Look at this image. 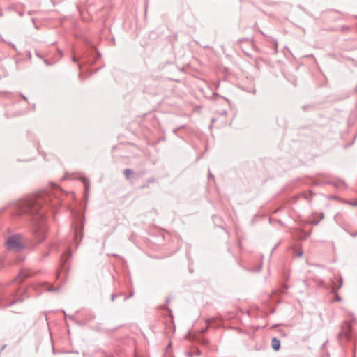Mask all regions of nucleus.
I'll return each instance as SVG.
<instances>
[{"mask_svg": "<svg viewBox=\"0 0 357 357\" xmlns=\"http://www.w3.org/2000/svg\"><path fill=\"white\" fill-rule=\"evenodd\" d=\"M52 201L51 196L45 193H39L17 202L15 208L20 213L34 217L33 234L38 243H40L46 237L47 230L44 220L45 206Z\"/></svg>", "mask_w": 357, "mask_h": 357, "instance_id": "f257e3e1", "label": "nucleus"}, {"mask_svg": "<svg viewBox=\"0 0 357 357\" xmlns=\"http://www.w3.org/2000/svg\"><path fill=\"white\" fill-rule=\"evenodd\" d=\"M6 245L9 250L20 252L25 248L24 236L20 234L10 236L6 241Z\"/></svg>", "mask_w": 357, "mask_h": 357, "instance_id": "f03ea898", "label": "nucleus"}, {"mask_svg": "<svg viewBox=\"0 0 357 357\" xmlns=\"http://www.w3.org/2000/svg\"><path fill=\"white\" fill-rule=\"evenodd\" d=\"M75 222L74 225V238L77 245L79 244L83 238V229L84 217L81 214H75Z\"/></svg>", "mask_w": 357, "mask_h": 357, "instance_id": "7ed1b4c3", "label": "nucleus"}, {"mask_svg": "<svg viewBox=\"0 0 357 357\" xmlns=\"http://www.w3.org/2000/svg\"><path fill=\"white\" fill-rule=\"evenodd\" d=\"M15 293L16 292H15V289L6 290V292L1 295V298L0 300V307H5L10 306V305H13L14 303H17L18 301H22L21 299H18V300L15 299V300H13V301L9 300V297L14 296Z\"/></svg>", "mask_w": 357, "mask_h": 357, "instance_id": "20e7f679", "label": "nucleus"}, {"mask_svg": "<svg viewBox=\"0 0 357 357\" xmlns=\"http://www.w3.org/2000/svg\"><path fill=\"white\" fill-rule=\"evenodd\" d=\"M352 331V325L350 322L345 321L342 324L341 331L338 334V339L345 338L347 340L350 339V335Z\"/></svg>", "mask_w": 357, "mask_h": 357, "instance_id": "39448f33", "label": "nucleus"}, {"mask_svg": "<svg viewBox=\"0 0 357 357\" xmlns=\"http://www.w3.org/2000/svg\"><path fill=\"white\" fill-rule=\"evenodd\" d=\"M314 193L312 190H308L307 192L300 193L295 195L294 197L296 200L299 199L300 197H303L306 199L308 202H311V199L314 196Z\"/></svg>", "mask_w": 357, "mask_h": 357, "instance_id": "423d86ee", "label": "nucleus"}, {"mask_svg": "<svg viewBox=\"0 0 357 357\" xmlns=\"http://www.w3.org/2000/svg\"><path fill=\"white\" fill-rule=\"evenodd\" d=\"M332 184L339 190H343L347 188V184L342 179H337L332 182Z\"/></svg>", "mask_w": 357, "mask_h": 357, "instance_id": "0eeeda50", "label": "nucleus"}, {"mask_svg": "<svg viewBox=\"0 0 357 357\" xmlns=\"http://www.w3.org/2000/svg\"><path fill=\"white\" fill-rule=\"evenodd\" d=\"M81 180L84 184V190H85V197L87 198L88 197V192L89 191L90 188V182L89 180L86 177H82Z\"/></svg>", "mask_w": 357, "mask_h": 357, "instance_id": "6e6552de", "label": "nucleus"}, {"mask_svg": "<svg viewBox=\"0 0 357 357\" xmlns=\"http://www.w3.org/2000/svg\"><path fill=\"white\" fill-rule=\"evenodd\" d=\"M337 282H339L338 285L336 286L335 282H333V288H332V292L333 294H337V290L342 287V278L341 277H339L337 278Z\"/></svg>", "mask_w": 357, "mask_h": 357, "instance_id": "1a4fd4ad", "label": "nucleus"}, {"mask_svg": "<svg viewBox=\"0 0 357 357\" xmlns=\"http://www.w3.org/2000/svg\"><path fill=\"white\" fill-rule=\"evenodd\" d=\"M29 274H25L23 271H21L18 275L11 282V283L19 282H22L23 280L27 277H29Z\"/></svg>", "mask_w": 357, "mask_h": 357, "instance_id": "9d476101", "label": "nucleus"}, {"mask_svg": "<svg viewBox=\"0 0 357 357\" xmlns=\"http://www.w3.org/2000/svg\"><path fill=\"white\" fill-rule=\"evenodd\" d=\"M271 347L275 351H278L280 348V341L277 337H273L271 340Z\"/></svg>", "mask_w": 357, "mask_h": 357, "instance_id": "9b49d317", "label": "nucleus"}, {"mask_svg": "<svg viewBox=\"0 0 357 357\" xmlns=\"http://www.w3.org/2000/svg\"><path fill=\"white\" fill-rule=\"evenodd\" d=\"M214 318H210V319H208L206 320V323L207 324V326L203 329H202L200 331V333L201 334H203V333H205L207 331H208V326L214 321Z\"/></svg>", "mask_w": 357, "mask_h": 357, "instance_id": "f8f14e48", "label": "nucleus"}, {"mask_svg": "<svg viewBox=\"0 0 357 357\" xmlns=\"http://www.w3.org/2000/svg\"><path fill=\"white\" fill-rule=\"evenodd\" d=\"M66 254H67V257H66V259H64V256L63 255L62 256V260H63V266H65V264L67 262V260L71 257L72 255V252H71V250L70 249H68L66 252Z\"/></svg>", "mask_w": 357, "mask_h": 357, "instance_id": "ddd939ff", "label": "nucleus"}, {"mask_svg": "<svg viewBox=\"0 0 357 357\" xmlns=\"http://www.w3.org/2000/svg\"><path fill=\"white\" fill-rule=\"evenodd\" d=\"M123 173H124L126 178H129L130 175L133 173V172H132V170H131L130 169H126L124 170Z\"/></svg>", "mask_w": 357, "mask_h": 357, "instance_id": "4468645a", "label": "nucleus"}, {"mask_svg": "<svg viewBox=\"0 0 357 357\" xmlns=\"http://www.w3.org/2000/svg\"><path fill=\"white\" fill-rule=\"evenodd\" d=\"M319 218L318 219V220H311V224H312V225H317L319 222V221L324 218V213H320L319 214Z\"/></svg>", "mask_w": 357, "mask_h": 357, "instance_id": "2eb2a0df", "label": "nucleus"}, {"mask_svg": "<svg viewBox=\"0 0 357 357\" xmlns=\"http://www.w3.org/2000/svg\"><path fill=\"white\" fill-rule=\"evenodd\" d=\"M47 286V291H55L57 292L59 290L60 287L54 288L52 286H49L48 284H45Z\"/></svg>", "mask_w": 357, "mask_h": 357, "instance_id": "dca6fc26", "label": "nucleus"}, {"mask_svg": "<svg viewBox=\"0 0 357 357\" xmlns=\"http://www.w3.org/2000/svg\"><path fill=\"white\" fill-rule=\"evenodd\" d=\"M288 286L283 284L282 285L281 288L280 289V291L281 294H283L286 292V291L288 289Z\"/></svg>", "mask_w": 357, "mask_h": 357, "instance_id": "f3484780", "label": "nucleus"}, {"mask_svg": "<svg viewBox=\"0 0 357 357\" xmlns=\"http://www.w3.org/2000/svg\"><path fill=\"white\" fill-rule=\"evenodd\" d=\"M344 202L347 203V204H349L353 206H357V199H356L355 201L354 202H349L348 200H344Z\"/></svg>", "mask_w": 357, "mask_h": 357, "instance_id": "a211bd4d", "label": "nucleus"}, {"mask_svg": "<svg viewBox=\"0 0 357 357\" xmlns=\"http://www.w3.org/2000/svg\"><path fill=\"white\" fill-rule=\"evenodd\" d=\"M123 296V294H121H121H112V296H111V301L113 302V301H114L115 298H116V297H117V296Z\"/></svg>", "mask_w": 357, "mask_h": 357, "instance_id": "6ab92c4d", "label": "nucleus"}, {"mask_svg": "<svg viewBox=\"0 0 357 357\" xmlns=\"http://www.w3.org/2000/svg\"><path fill=\"white\" fill-rule=\"evenodd\" d=\"M91 49L92 52L96 53L97 56V58L96 59H97L100 56V53L97 51V50L95 47H92Z\"/></svg>", "mask_w": 357, "mask_h": 357, "instance_id": "aec40b11", "label": "nucleus"}, {"mask_svg": "<svg viewBox=\"0 0 357 357\" xmlns=\"http://www.w3.org/2000/svg\"><path fill=\"white\" fill-rule=\"evenodd\" d=\"M200 343L202 344H207L208 343V340L205 338H202L200 340H199Z\"/></svg>", "mask_w": 357, "mask_h": 357, "instance_id": "412c9836", "label": "nucleus"}, {"mask_svg": "<svg viewBox=\"0 0 357 357\" xmlns=\"http://www.w3.org/2000/svg\"><path fill=\"white\" fill-rule=\"evenodd\" d=\"M50 254V250L43 253V258L40 259L41 261L43 260L45 257L48 256Z\"/></svg>", "mask_w": 357, "mask_h": 357, "instance_id": "4be33fe9", "label": "nucleus"}, {"mask_svg": "<svg viewBox=\"0 0 357 357\" xmlns=\"http://www.w3.org/2000/svg\"><path fill=\"white\" fill-rule=\"evenodd\" d=\"M317 215V214H314V215L310 218V223H311V220H317V218H315V217H316V215Z\"/></svg>", "mask_w": 357, "mask_h": 357, "instance_id": "5701e85b", "label": "nucleus"}, {"mask_svg": "<svg viewBox=\"0 0 357 357\" xmlns=\"http://www.w3.org/2000/svg\"><path fill=\"white\" fill-rule=\"evenodd\" d=\"M133 294H134L133 291H131V292H130V295H129L128 296H125V298H124V301H126V299H128V298H131V297H132V296H133Z\"/></svg>", "mask_w": 357, "mask_h": 357, "instance_id": "b1692460", "label": "nucleus"}, {"mask_svg": "<svg viewBox=\"0 0 357 357\" xmlns=\"http://www.w3.org/2000/svg\"><path fill=\"white\" fill-rule=\"evenodd\" d=\"M70 175L69 174L66 173V175L62 178V180L70 178Z\"/></svg>", "mask_w": 357, "mask_h": 357, "instance_id": "393cba45", "label": "nucleus"}, {"mask_svg": "<svg viewBox=\"0 0 357 357\" xmlns=\"http://www.w3.org/2000/svg\"><path fill=\"white\" fill-rule=\"evenodd\" d=\"M72 61H73V62H75H75H77L78 59H77V57H75V56H73L72 57Z\"/></svg>", "mask_w": 357, "mask_h": 357, "instance_id": "a878e982", "label": "nucleus"}, {"mask_svg": "<svg viewBox=\"0 0 357 357\" xmlns=\"http://www.w3.org/2000/svg\"><path fill=\"white\" fill-rule=\"evenodd\" d=\"M350 317H351L352 321H355L356 320L355 319V317H354V315L353 314H350Z\"/></svg>", "mask_w": 357, "mask_h": 357, "instance_id": "bb28decb", "label": "nucleus"}, {"mask_svg": "<svg viewBox=\"0 0 357 357\" xmlns=\"http://www.w3.org/2000/svg\"><path fill=\"white\" fill-rule=\"evenodd\" d=\"M208 178H213V179L214 178L213 175L211 172H209V174H208Z\"/></svg>", "mask_w": 357, "mask_h": 357, "instance_id": "cd10ccee", "label": "nucleus"}, {"mask_svg": "<svg viewBox=\"0 0 357 357\" xmlns=\"http://www.w3.org/2000/svg\"><path fill=\"white\" fill-rule=\"evenodd\" d=\"M227 113V112L226 110H223V111H222L221 114L222 115H226Z\"/></svg>", "mask_w": 357, "mask_h": 357, "instance_id": "c85d7f7f", "label": "nucleus"}, {"mask_svg": "<svg viewBox=\"0 0 357 357\" xmlns=\"http://www.w3.org/2000/svg\"><path fill=\"white\" fill-rule=\"evenodd\" d=\"M336 300L337 301H341V298L338 295H337Z\"/></svg>", "mask_w": 357, "mask_h": 357, "instance_id": "c756f323", "label": "nucleus"}, {"mask_svg": "<svg viewBox=\"0 0 357 357\" xmlns=\"http://www.w3.org/2000/svg\"><path fill=\"white\" fill-rule=\"evenodd\" d=\"M302 254H303L302 252H299L297 253V256L301 257L302 255Z\"/></svg>", "mask_w": 357, "mask_h": 357, "instance_id": "7c9ffc66", "label": "nucleus"}, {"mask_svg": "<svg viewBox=\"0 0 357 357\" xmlns=\"http://www.w3.org/2000/svg\"><path fill=\"white\" fill-rule=\"evenodd\" d=\"M331 198L334 199H338V197L337 196H333Z\"/></svg>", "mask_w": 357, "mask_h": 357, "instance_id": "2f4dec72", "label": "nucleus"}, {"mask_svg": "<svg viewBox=\"0 0 357 357\" xmlns=\"http://www.w3.org/2000/svg\"><path fill=\"white\" fill-rule=\"evenodd\" d=\"M45 63H46V65H50V63L47 60H45Z\"/></svg>", "mask_w": 357, "mask_h": 357, "instance_id": "473e14b6", "label": "nucleus"}, {"mask_svg": "<svg viewBox=\"0 0 357 357\" xmlns=\"http://www.w3.org/2000/svg\"><path fill=\"white\" fill-rule=\"evenodd\" d=\"M277 246H278V245H276L273 248V250H272V251H271V253L273 252V250H275V248H276V247H277Z\"/></svg>", "mask_w": 357, "mask_h": 357, "instance_id": "72a5a7b5", "label": "nucleus"}, {"mask_svg": "<svg viewBox=\"0 0 357 357\" xmlns=\"http://www.w3.org/2000/svg\"><path fill=\"white\" fill-rule=\"evenodd\" d=\"M22 97H23V98H24L25 100H27V99H26V98L24 96H22Z\"/></svg>", "mask_w": 357, "mask_h": 357, "instance_id": "f704fd0d", "label": "nucleus"}, {"mask_svg": "<svg viewBox=\"0 0 357 357\" xmlns=\"http://www.w3.org/2000/svg\"><path fill=\"white\" fill-rule=\"evenodd\" d=\"M357 235V232L353 234V236H356Z\"/></svg>", "mask_w": 357, "mask_h": 357, "instance_id": "c9c22d12", "label": "nucleus"}, {"mask_svg": "<svg viewBox=\"0 0 357 357\" xmlns=\"http://www.w3.org/2000/svg\"><path fill=\"white\" fill-rule=\"evenodd\" d=\"M255 92H256V90H255V89H254V90H253V91H252V93H255Z\"/></svg>", "mask_w": 357, "mask_h": 357, "instance_id": "e433bc0d", "label": "nucleus"}, {"mask_svg": "<svg viewBox=\"0 0 357 357\" xmlns=\"http://www.w3.org/2000/svg\"><path fill=\"white\" fill-rule=\"evenodd\" d=\"M176 131H177V129L174 130V133H176Z\"/></svg>", "mask_w": 357, "mask_h": 357, "instance_id": "4c0bfd02", "label": "nucleus"}, {"mask_svg": "<svg viewBox=\"0 0 357 357\" xmlns=\"http://www.w3.org/2000/svg\"><path fill=\"white\" fill-rule=\"evenodd\" d=\"M12 47L15 49V46L14 45H12Z\"/></svg>", "mask_w": 357, "mask_h": 357, "instance_id": "58836bf2", "label": "nucleus"}]
</instances>
